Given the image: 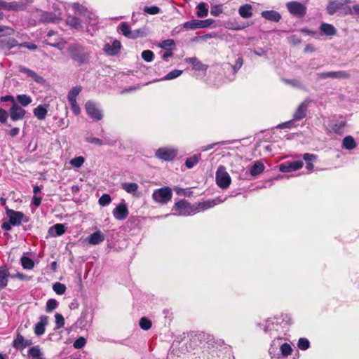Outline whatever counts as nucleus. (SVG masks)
<instances>
[{"label":"nucleus","mask_w":359,"mask_h":359,"mask_svg":"<svg viewBox=\"0 0 359 359\" xmlns=\"http://www.w3.org/2000/svg\"><path fill=\"white\" fill-rule=\"evenodd\" d=\"M201 158V155L194 154L189 158H187L185 161V165L188 168H191L196 165Z\"/></svg>","instance_id":"33"},{"label":"nucleus","mask_w":359,"mask_h":359,"mask_svg":"<svg viewBox=\"0 0 359 359\" xmlns=\"http://www.w3.org/2000/svg\"><path fill=\"white\" fill-rule=\"evenodd\" d=\"M86 141L90 144H95L98 146H102L104 144L103 141L97 137H88L86 138Z\"/></svg>","instance_id":"62"},{"label":"nucleus","mask_w":359,"mask_h":359,"mask_svg":"<svg viewBox=\"0 0 359 359\" xmlns=\"http://www.w3.org/2000/svg\"><path fill=\"white\" fill-rule=\"evenodd\" d=\"M280 353L283 357H287L291 355L292 348L291 346L287 343H284L280 346Z\"/></svg>","instance_id":"42"},{"label":"nucleus","mask_w":359,"mask_h":359,"mask_svg":"<svg viewBox=\"0 0 359 359\" xmlns=\"http://www.w3.org/2000/svg\"><path fill=\"white\" fill-rule=\"evenodd\" d=\"M261 15L266 20L275 22H279L281 19L280 14L273 10L262 11Z\"/></svg>","instance_id":"20"},{"label":"nucleus","mask_w":359,"mask_h":359,"mask_svg":"<svg viewBox=\"0 0 359 359\" xmlns=\"http://www.w3.org/2000/svg\"><path fill=\"white\" fill-rule=\"evenodd\" d=\"M87 114L93 120L98 121L103 118L101 111L96 106V104L91 101H88L85 104Z\"/></svg>","instance_id":"8"},{"label":"nucleus","mask_w":359,"mask_h":359,"mask_svg":"<svg viewBox=\"0 0 359 359\" xmlns=\"http://www.w3.org/2000/svg\"><path fill=\"white\" fill-rule=\"evenodd\" d=\"M158 47L166 50H171L175 47V42L173 39H171L163 40L159 43Z\"/></svg>","instance_id":"32"},{"label":"nucleus","mask_w":359,"mask_h":359,"mask_svg":"<svg viewBox=\"0 0 359 359\" xmlns=\"http://www.w3.org/2000/svg\"><path fill=\"white\" fill-rule=\"evenodd\" d=\"M26 111L18 105V103L13 104L10 109V117L13 121H16L24 118Z\"/></svg>","instance_id":"10"},{"label":"nucleus","mask_w":359,"mask_h":359,"mask_svg":"<svg viewBox=\"0 0 359 359\" xmlns=\"http://www.w3.org/2000/svg\"><path fill=\"white\" fill-rule=\"evenodd\" d=\"M18 70L20 72L25 74L27 76V77L32 79L37 83L43 84L46 81L42 76L38 75L34 71L28 69L24 66H19Z\"/></svg>","instance_id":"11"},{"label":"nucleus","mask_w":359,"mask_h":359,"mask_svg":"<svg viewBox=\"0 0 359 359\" xmlns=\"http://www.w3.org/2000/svg\"><path fill=\"white\" fill-rule=\"evenodd\" d=\"M82 90V87L81 86H76L72 88L71 90L69 91L67 95L68 100H76L77 96L81 93Z\"/></svg>","instance_id":"34"},{"label":"nucleus","mask_w":359,"mask_h":359,"mask_svg":"<svg viewBox=\"0 0 359 359\" xmlns=\"http://www.w3.org/2000/svg\"><path fill=\"white\" fill-rule=\"evenodd\" d=\"M142 57L144 61H146L147 62H150L153 61V60L154 58V54L150 50H143L142 53Z\"/></svg>","instance_id":"48"},{"label":"nucleus","mask_w":359,"mask_h":359,"mask_svg":"<svg viewBox=\"0 0 359 359\" xmlns=\"http://www.w3.org/2000/svg\"><path fill=\"white\" fill-rule=\"evenodd\" d=\"M18 42L13 38L4 39L0 40V46L5 50H10L13 47L19 46Z\"/></svg>","instance_id":"24"},{"label":"nucleus","mask_w":359,"mask_h":359,"mask_svg":"<svg viewBox=\"0 0 359 359\" xmlns=\"http://www.w3.org/2000/svg\"><path fill=\"white\" fill-rule=\"evenodd\" d=\"M121 187L127 193H128V194H134V193H135L137 191V189L139 188V186L135 182H130V183L124 182V183L121 184Z\"/></svg>","instance_id":"30"},{"label":"nucleus","mask_w":359,"mask_h":359,"mask_svg":"<svg viewBox=\"0 0 359 359\" xmlns=\"http://www.w3.org/2000/svg\"><path fill=\"white\" fill-rule=\"evenodd\" d=\"M48 107V104H40L34 109L33 114L39 120H44L47 116Z\"/></svg>","instance_id":"19"},{"label":"nucleus","mask_w":359,"mask_h":359,"mask_svg":"<svg viewBox=\"0 0 359 359\" xmlns=\"http://www.w3.org/2000/svg\"><path fill=\"white\" fill-rule=\"evenodd\" d=\"M6 212L13 226H19L22 222L26 223L29 221L28 217L22 212L7 208Z\"/></svg>","instance_id":"7"},{"label":"nucleus","mask_w":359,"mask_h":359,"mask_svg":"<svg viewBox=\"0 0 359 359\" xmlns=\"http://www.w3.org/2000/svg\"><path fill=\"white\" fill-rule=\"evenodd\" d=\"M8 116V112L5 109L0 108V122L3 123H6Z\"/></svg>","instance_id":"64"},{"label":"nucleus","mask_w":359,"mask_h":359,"mask_svg":"<svg viewBox=\"0 0 359 359\" xmlns=\"http://www.w3.org/2000/svg\"><path fill=\"white\" fill-rule=\"evenodd\" d=\"M219 350L217 348H212L210 346L205 348L201 353L200 359H219Z\"/></svg>","instance_id":"15"},{"label":"nucleus","mask_w":359,"mask_h":359,"mask_svg":"<svg viewBox=\"0 0 359 359\" xmlns=\"http://www.w3.org/2000/svg\"><path fill=\"white\" fill-rule=\"evenodd\" d=\"M105 236L104 233L100 230H97V231L90 234L86 238V241L89 244L95 245L103 242Z\"/></svg>","instance_id":"18"},{"label":"nucleus","mask_w":359,"mask_h":359,"mask_svg":"<svg viewBox=\"0 0 359 359\" xmlns=\"http://www.w3.org/2000/svg\"><path fill=\"white\" fill-rule=\"evenodd\" d=\"M83 14L87 17L89 23L95 24L97 22V17L92 12L83 9Z\"/></svg>","instance_id":"51"},{"label":"nucleus","mask_w":359,"mask_h":359,"mask_svg":"<svg viewBox=\"0 0 359 359\" xmlns=\"http://www.w3.org/2000/svg\"><path fill=\"white\" fill-rule=\"evenodd\" d=\"M119 28L122 34L127 38H130V35L131 33L130 26L125 22H123L120 24Z\"/></svg>","instance_id":"46"},{"label":"nucleus","mask_w":359,"mask_h":359,"mask_svg":"<svg viewBox=\"0 0 359 359\" xmlns=\"http://www.w3.org/2000/svg\"><path fill=\"white\" fill-rule=\"evenodd\" d=\"M319 76L322 79L327 78H337V79H348L351 76L350 74L345 71H338V72H323L318 74Z\"/></svg>","instance_id":"16"},{"label":"nucleus","mask_w":359,"mask_h":359,"mask_svg":"<svg viewBox=\"0 0 359 359\" xmlns=\"http://www.w3.org/2000/svg\"><path fill=\"white\" fill-rule=\"evenodd\" d=\"M216 203L215 200H208L204 202H201L194 205V211L196 212L201 210H205L214 207Z\"/></svg>","instance_id":"22"},{"label":"nucleus","mask_w":359,"mask_h":359,"mask_svg":"<svg viewBox=\"0 0 359 359\" xmlns=\"http://www.w3.org/2000/svg\"><path fill=\"white\" fill-rule=\"evenodd\" d=\"M264 165L261 161H256L250 169V173L252 176H257L261 174L264 170Z\"/></svg>","instance_id":"27"},{"label":"nucleus","mask_w":359,"mask_h":359,"mask_svg":"<svg viewBox=\"0 0 359 359\" xmlns=\"http://www.w3.org/2000/svg\"><path fill=\"white\" fill-rule=\"evenodd\" d=\"M121 47V42L118 40H114L111 45L106 44L104 46V50L110 55H116Z\"/></svg>","instance_id":"21"},{"label":"nucleus","mask_w":359,"mask_h":359,"mask_svg":"<svg viewBox=\"0 0 359 359\" xmlns=\"http://www.w3.org/2000/svg\"><path fill=\"white\" fill-rule=\"evenodd\" d=\"M320 29L327 36H333L336 34L337 30L331 24L323 23L320 26Z\"/></svg>","instance_id":"29"},{"label":"nucleus","mask_w":359,"mask_h":359,"mask_svg":"<svg viewBox=\"0 0 359 359\" xmlns=\"http://www.w3.org/2000/svg\"><path fill=\"white\" fill-rule=\"evenodd\" d=\"M23 9V4H19L16 1L9 2L7 5V10L8 11H18Z\"/></svg>","instance_id":"52"},{"label":"nucleus","mask_w":359,"mask_h":359,"mask_svg":"<svg viewBox=\"0 0 359 359\" xmlns=\"http://www.w3.org/2000/svg\"><path fill=\"white\" fill-rule=\"evenodd\" d=\"M286 7L292 15L301 18L306 13V7L298 1H290L286 4Z\"/></svg>","instance_id":"6"},{"label":"nucleus","mask_w":359,"mask_h":359,"mask_svg":"<svg viewBox=\"0 0 359 359\" xmlns=\"http://www.w3.org/2000/svg\"><path fill=\"white\" fill-rule=\"evenodd\" d=\"M28 353L32 359H44L39 346H32L29 349Z\"/></svg>","instance_id":"31"},{"label":"nucleus","mask_w":359,"mask_h":359,"mask_svg":"<svg viewBox=\"0 0 359 359\" xmlns=\"http://www.w3.org/2000/svg\"><path fill=\"white\" fill-rule=\"evenodd\" d=\"M161 11V9L159 7L156 6H145L144 8V12L150 14V15H156L159 13Z\"/></svg>","instance_id":"50"},{"label":"nucleus","mask_w":359,"mask_h":359,"mask_svg":"<svg viewBox=\"0 0 359 359\" xmlns=\"http://www.w3.org/2000/svg\"><path fill=\"white\" fill-rule=\"evenodd\" d=\"M182 72L181 70L174 69V70L170 72L168 74H167L165 76L164 79L170 80V79H175V78L180 76L182 74Z\"/></svg>","instance_id":"54"},{"label":"nucleus","mask_w":359,"mask_h":359,"mask_svg":"<svg viewBox=\"0 0 359 359\" xmlns=\"http://www.w3.org/2000/svg\"><path fill=\"white\" fill-rule=\"evenodd\" d=\"M32 344V341L31 339H25L20 333L17 334L16 338L13 341V346L17 350H23Z\"/></svg>","instance_id":"13"},{"label":"nucleus","mask_w":359,"mask_h":359,"mask_svg":"<svg viewBox=\"0 0 359 359\" xmlns=\"http://www.w3.org/2000/svg\"><path fill=\"white\" fill-rule=\"evenodd\" d=\"M70 57L80 65L88 64L90 61V53L86 52L84 48L79 44H73L68 48Z\"/></svg>","instance_id":"1"},{"label":"nucleus","mask_w":359,"mask_h":359,"mask_svg":"<svg viewBox=\"0 0 359 359\" xmlns=\"http://www.w3.org/2000/svg\"><path fill=\"white\" fill-rule=\"evenodd\" d=\"M20 262L22 267L25 269H32L34 266V261L28 257L22 256Z\"/></svg>","instance_id":"36"},{"label":"nucleus","mask_w":359,"mask_h":359,"mask_svg":"<svg viewBox=\"0 0 359 359\" xmlns=\"http://www.w3.org/2000/svg\"><path fill=\"white\" fill-rule=\"evenodd\" d=\"M339 13L341 15H350L352 14V9L346 4V2H342Z\"/></svg>","instance_id":"59"},{"label":"nucleus","mask_w":359,"mask_h":359,"mask_svg":"<svg viewBox=\"0 0 359 359\" xmlns=\"http://www.w3.org/2000/svg\"><path fill=\"white\" fill-rule=\"evenodd\" d=\"M112 213L116 219L124 220L128 217L129 211L126 204L121 203L113 210Z\"/></svg>","instance_id":"9"},{"label":"nucleus","mask_w":359,"mask_h":359,"mask_svg":"<svg viewBox=\"0 0 359 359\" xmlns=\"http://www.w3.org/2000/svg\"><path fill=\"white\" fill-rule=\"evenodd\" d=\"M189 60L196 70L203 69V65L196 57L190 58Z\"/></svg>","instance_id":"58"},{"label":"nucleus","mask_w":359,"mask_h":359,"mask_svg":"<svg viewBox=\"0 0 359 359\" xmlns=\"http://www.w3.org/2000/svg\"><path fill=\"white\" fill-rule=\"evenodd\" d=\"M40 20L43 22H57L60 20V18L54 13L52 12H44L41 15Z\"/></svg>","instance_id":"23"},{"label":"nucleus","mask_w":359,"mask_h":359,"mask_svg":"<svg viewBox=\"0 0 359 359\" xmlns=\"http://www.w3.org/2000/svg\"><path fill=\"white\" fill-rule=\"evenodd\" d=\"M48 323V317L47 316H41L40 320L34 326V334L38 337L43 335L46 332V327Z\"/></svg>","instance_id":"14"},{"label":"nucleus","mask_w":359,"mask_h":359,"mask_svg":"<svg viewBox=\"0 0 359 359\" xmlns=\"http://www.w3.org/2000/svg\"><path fill=\"white\" fill-rule=\"evenodd\" d=\"M297 346L300 350L306 351L310 347V342L306 338H300L297 342Z\"/></svg>","instance_id":"45"},{"label":"nucleus","mask_w":359,"mask_h":359,"mask_svg":"<svg viewBox=\"0 0 359 359\" xmlns=\"http://www.w3.org/2000/svg\"><path fill=\"white\" fill-rule=\"evenodd\" d=\"M147 35L144 28H140L135 30H131L129 39H137L138 37H144Z\"/></svg>","instance_id":"40"},{"label":"nucleus","mask_w":359,"mask_h":359,"mask_svg":"<svg viewBox=\"0 0 359 359\" xmlns=\"http://www.w3.org/2000/svg\"><path fill=\"white\" fill-rule=\"evenodd\" d=\"M238 13L243 18H249L252 16V6L246 4L240 6Z\"/></svg>","instance_id":"25"},{"label":"nucleus","mask_w":359,"mask_h":359,"mask_svg":"<svg viewBox=\"0 0 359 359\" xmlns=\"http://www.w3.org/2000/svg\"><path fill=\"white\" fill-rule=\"evenodd\" d=\"M345 123L343 121H338L330 126L331 130L337 134H341L343 133Z\"/></svg>","instance_id":"37"},{"label":"nucleus","mask_w":359,"mask_h":359,"mask_svg":"<svg viewBox=\"0 0 359 359\" xmlns=\"http://www.w3.org/2000/svg\"><path fill=\"white\" fill-rule=\"evenodd\" d=\"M16 99L22 107H27L32 102L31 97L25 94L18 95Z\"/></svg>","instance_id":"35"},{"label":"nucleus","mask_w":359,"mask_h":359,"mask_svg":"<svg viewBox=\"0 0 359 359\" xmlns=\"http://www.w3.org/2000/svg\"><path fill=\"white\" fill-rule=\"evenodd\" d=\"M67 23L71 27L76 29L81 27V20L80 18L75 16L69 17L67 19Z\"/></svg>","instance_id":"41"},{"label":"nucleus","mask_w":359,"mask_h":359,"mask_svg":"<svg viewBox=\"0 0 359 359\" xmlns=\"http://www.w3.org/2000/svg\"><path fill=\"white\" fill-rule=\"evenodd\" d=\"M56 328L60 329L63 327L65 325V318L60 313H56L55 315Z\"/></svg>","instance_id":"53"},{"label":"nucleus","mask_w":359,"mask_h":359,"mask_svg":"<svg viewBox=\"0 0 359 359\" xmlns=\"http://www.w3.org/2000/svg\"><path fill=\"white\" fill-rule=\"evenodd\" d=\"M111 201V198L109 194H104L98 200V203L102 206L109 205Z\"/></svg>","instance_id":"49"},{"label":"nucleus","mask_w":359,"mask_h":359,"mask_svg":"<svg viewBox=\"0 0 359 359\" xmlns=\"http://www.w3.org/2000/svg\"><path fill=\"white\" fill-rule=\"evenodd\" d=\"M69 104H71L72 110L73 113L76 115H78L81 112V109L79 106L77 104L76 100H68Z\"/></svg>","instance_id":"61"},{"label":"nucleus","mask_w":359,"mask_h":359,"mask_svg":"<svg viewBox=\"0 0 359 359\" xmlns=\"http://www.w3.org/2000/svg\"><path fill=\"white\" fill-rule=\"evenodd\" d=\"M309 103V101L305 100L298 106L294 112L293 121H299L306 116Z\"/></svg>","instance_id":"12"},{"label":"nucleus","mask_w":359,"mask_h":359,"mask_svg":"<svg viewBox=\"0 0 359 359\" xmlns=\"http://www.w3.org/2000/svg\"><path fill=\"white\" fill-rule=\"evenodd\" d=\"M341 1H332L328 3L327 6V12L329 15H332L335 13L340 11L341 7Z\"/></svg>","instance_id":"26"},{"label":"nucleus","mask_w":359,"mask_h":359,"mask_svg":"<svg viewBox=\"0 0 359 359\" xmlns=\"http://www.w3.org/2000/svg\"><path fill=\"white\" fill-rule=\"evenodd\" d=\"M58 303L55 299H50L46 302V311L48 313L53 311L57 308Z\"/></svg>","instance_id":"47"},{"label":"nucleus","mask_w":359,"mask_h":359,"mask_svg":"<svg viewBox=\"0 0 359 359\" xmlns=\"http://www.w3.org/2000/svg\"><path fill=\"white\" fill-rule=\"evenodd\" d=\"M51 228L55 230L56 236H61L65 232V226L63 224H56Z\"/></svg>","instance_id":"55"},{"label":"nucleus","mask_w":359,"mask_h":359,"mask_svg":"<svg viewBox=\"0 0 359 359\" xmlns=\"http://www.w3.org/2000/svg\"><path fill=\"white\" fill-rule=\"evenodd\" d=\"M199 28H206L210 27L212 24L215 23V20L212 19H206V20H198Z\"/></svg>","instance_id":"57"},{"label":"nucleus","mask_w":359,"mask_h":359,"mask_svg":"<svg viewBox=\"0 0 359 359\" xmlns=\"http://www.w3.org/2000/svg\"><path fill=\"white\" fill-rule=\"evenodd\" d=\"M178 151L176 149L168 147H160L155 152V156L165 161H172L177 155Z\"/></svg>","instance_id":"5"},{"label":"nucleus","mask_w":359,"mask_h":359,"mask_svg":"<svg viewBox=\"0 0 359 359\" xmlns=\"http://www.w3.org/2000/svg\"><path fill=\"white\" fill-rule=\"evenodd\" d=\"M10 278L9 269L7 266L4 265L0 266V290L4 289L8 282Z\"/></svg>","instance_id":"17"},{"label":"nucleus","mask_w":359,"mask_h":359,"mask_svg":"<svg viewBox=\"0 0 359 359\" xmlns=\"http://www.w3.org/2000/svg\"><path fill=\"white\" fill-rule=\"evenodd\" d=\"M53 289L56 294H57L59 295H62V294H65L67 287H66L65 285L57 282L53 285Z\"/></svg>","instance_id":"44"},{"label":"nucleus","mask_w":359,"mask_h":359,"mask_svg":"<svg viewBox=\"0 0 359 359\" xmlns=\"http://www.w3.org/2000/svg\"><path fill=\"white\" fill-rule=\"evenodd\" d=\"M139 325H140V327H141V329L147 331V330H149L151 327L152 323L149 318H147L146 317H142L140 320Z\"/></svg>","instance_id":"39"},{"label":"nucleus","mask_w":359,"mask_h":359,"mask_svg":"<svg viewBox=\"0 0 359 359\" xmlns=\"http://www.w3.org/2000/svg\"><path fill=\"white\" fill-rule=\"evenodd\" d=\"M172 191L169 187H164L155 190L152 194V198L154 201L161 204H166L171 201Z\"/></svg>","instance_id":"2"},{"label":"nucleus","mask_w":359,"mask_h":359,"mask_svg":"<svg viewBox=\"0 0 359 359\" xmlns=\"http://www.w3.org/2000/svg\"><path fill=\"white\" fill-rule=\"evenodd\" d=\"M289 165L290 166V170L292 171H294L301 169L303 167L304 163L301 161H297L289 163Z\"/></svg>","instance_id":"60"},{"label":"nucleus","mask_w":359,"mask_h":359,"mask_svg":"<svg viewBox=\"0 0 359 359\" xmlns=\"http://www.w3.org/2000/svg\"><path fill=\"white\" fill-rule=\"evenodd\" d=\"M342 148L352 150L356 147V142L352 136H346L344 138L341 144Z\"/></svg>","instance_id":"28"},{"label":"nucleus","mask_w":359,"mask_h":359,"mask_svg":"<svg viewBox=\"0 0 359 359\" xmlns=\"http://www.w3.org/2000/svg\"><path fill=\"white\" fill-rule=\"evenodd\" d=\"M198 20H192L190 21L185 22L182 24V27L185 29H199Z\"/></svg>","instance_id":"43"},{"label":"nucleus","mask_w":359,"mask_h":359,"mask_svg":"<svg viewBox=\"0 0 359 359\" xmlns=\"http://www.w3.org/2000/svg\"><path fill=\"white\" fill-rule=\"evenodd\" d=\"M173 210L177 215L181 216H187L195 213L194 205H191L185 199L176 202L174 205Z\"/></svg>","instance_id":"4"},{"label":"nucleus","mask_w":359,"mask_h":359,"mask_svg":"<svg viewBox=\"0 0 359 359\" xmlns=\"http://www.w3.org/2000/svg\"><path fill=\"white\" fill-rule=\"evenodd\" d=\"M84 158L83 156L75 157L71 160V164L75 168H80L84 163Z\"/></svg>","instance_id":"56"},{"label":"nucleus","mask_w":359,"mask_h":359,"mask_svg":"<svg viewBox=\"0 0 359 359\" xmlns=\"http://www.w3.org/2000/svg\"><path fill=\"white\" fill-rule=\"evenodd\" d=\"M208 10L205 7V4L203 3V2L200 3L197 6V12H196L197 16L198 18H204L208 15Z\"/></svg>","instance_id":"38"},{"label":"nucleus","mask_w":359,"mask_h":359,"mask_svg":"<svg viewBox=\"0 0 359 359\" xmlns=\"http://www.w3.org/2000/svg\"><path fill=\"white\" fill-rule=\"evenodd\" d=\"M86 343L85 338L81 337L74 342V347L77 349L81 348L85 346Z\"/></svg>","instance_id":"63"},{"label":"nucleus","mask_w":359,"mask_h":359,"mask_svg":"<svg viewBox=\"0 0 359 359\" xmlns=\"http://www.w3.org/2000/svg\"><path fill=\"white\" fill-rule=\"evenodd\" d=\"M215 180L217 184L222 189L228 188L231 182L229 174L226 171L225 168L222 165L217 168Z\"/></svg>","instance_id":"3"}]
</instances>
